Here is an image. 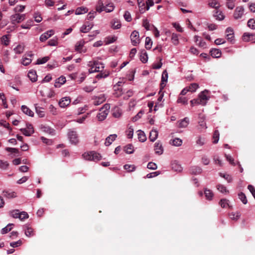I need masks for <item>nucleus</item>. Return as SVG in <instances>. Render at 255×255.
Instances as JSON below:
<instances>
[{"mask_svg":"<svg viewBox=\"0 0 255 255\" xmlns=\"http://www.w3.org/2000/svg\"><path fill=\"white\" fill-rule=\"evenodd\" d=\"M29 217V215L27 212L24 211L20 212L19 216L18 217V219H19L21 221H23L25 219H28Z\"/></svg>","mask_w":255,"mask_h":255,"instance_id":"nucleus-53","label":"nucleus"},{"mask_svg":"<svg viewBox=\"0 0 255 255\" xmlns=\"http://www.w3.org/2000/svg\"><path fill=\"white\" fill-rule=\"evenodd\" d=\"M179 127L181 128H186L189 123V120L188 118L186 117L183 119L179 121Z\"/></svg>","mask_w":255,"mask_h":255,"instance_id":"nucleus-29","label":"nucleus"},{"mask_svg":"<svg viewBox=\"0 0 255 255\" xmlns=\"http://www.w3.org/2000/svg\"><path fill=\"white\" fill-rule=\"evenodd\" d=\"M24 49V46L21 44L17 45L14 49L13 50L16 54L22 53Z\"/></svg>","mask_w":255,"mask_h":255,"instance_id":"nucleus-42","label":"nucleus"},{"mask_svg":"<svg viewBox=\"0 0 255 255\" xmlns=\"http://www.w3.org/2000/svg\"><path fill=\"white\" fill-rule=\"evenodd\" d=\"M124 17L125 19L128 22H130L132 20L131 14L130 12L128 11H125L124 14Z\"/></svg>","mask_w":255,"mask_h":255,"instance_id":"nucleus-60","label":"nucleus"},{"mask_svg":"<svg viewBox=\"0 0 255 255\" xmlns=\"http://www.w3.org/2000/svg\"><path fill=\"white\" fill-rule=\"evenodd\" d=\"M84 44V41H80L77 43L75 46V50L79 52H85V50H83V47Z\"/></svg>","mask_w":255,"mask_h":255,"instance_id":"nucleus-33","label":"nucleus"},{"mask_svg":"<svg viewBox=\"0 0 255 255\" xmlns=\"http://www.w3.org/2000/svg\"><path fill=\"white\" fill-rule=\"evenodd\" d=\"M154 4V2L153 0H147L146 1V9H142L141 8L140 9V12L143 13L145 11L148 10L150 7L153 6Z\"/></svg>","mask_w":255,"mask_h":255,"instance_id":"nucleus-39","label":"nucleus"},{"mask_svg":"<svg viewBox=\"0 0 255 255\" xmlns=\"http://www.w3.org/2000/svg\"><path fill=\"white\" fill-rule=\"evenodd\" d=\"M241 215L240 214V213L239 212H236V213H231V214H230L229 215V216H230V218L232 219V220H238L239 217H240Z\"/></svg>","mask_w":255,"mask_h":255,"instance_id":"nucleus-63","label":"nucleus"},{"mask_svg":"<svg viewBox=\"0 0 255 255\" xmlns=\"http://www.w3.org/2000/svg\"><path fill=\"white\" fill-rule=\"evenodd\" d=\"M152 44V41L149 37H146L145 38V46L147 49H150Z\"/></svg>","mask_w":255,"mask_h":255,"instance_id":"nucleus-50","label":"nucleus"},{"mask_svg":"<svg viewBox=\"0 0 255 255\" xmlns=\"http://www.w3.org/2000/svg\"><path fill=\"white\" fill-rule=\"evenodd\" d=\"M13 226V224H8L6 227H5L4 228H2L1 230V233L2 234H6L7 232H9L11 229H12V226Z\"/></svg>","mask_w":255,"mask_h":255,"instance_id":"nucleus-48","label":"nucleus"},{"mask_svg":"<svg viewBox=\"0 0 255 255\" xmlns=\"http://www.w3.org/2000/svg\"><path fill=\"white\" fill-rule=\"evenodd\" d=\"M106 98L104 94H101L98 96L95 97L94 99V104L98 106L105 101Z\"/></svg>","mask_w":255,"mask_h":255,"instance_id":"nucleus-16","label":"nucleus"},{"mask_svg":"<svg viewBox=\"0 0 255 255\" xmlns=\"http://www.w3.org/2000/svg\"><path fill=\"white\" fill-rule=\"evenodd\" d=\"M22 112L29 117H33L34 116V113L28 107L25 105H22L21 107Z\"/></svg>","mask_w":255,"mask_h":255,"instance_id":"nucleus-21","label":"nucleus"},{"mask_svg":"<svg viewBox=\"0 0 255 255\" xmlns=\"http://www.w3.org/2000/svg\"><path fill=\"white\" fill-rule=\"evenodd\" d=\"M88 11V8L85 6H80L77 7L75 10L76 15H80L87 13Z\"/></svg>","mask_w":255,"mask_h":255,"instance_id":"nucleus-25","label":"nucleus"},{"mask_svg":"<svg viewBox=\"0 0 255 255\" xmlns=\"http://www.w3.org/2000/svg\"><path fill=\"white\" fill-rule=\"evenodd\" d=\"M219 135H220V134H219V132L218 130H215L214 131V133L213 134V139H214V141H213V143H217L218 141H219Z\"/></svg>","mask_w":255,"mask_h":255,"instance_id":"nucleus-62","label":"nucleus"},{"mask_svg":"<svg viewBox=\"0 0 255 255\" xmlns=\"http://www.w3.org/2000/svg\"><path fill=\"white\" fill-rule=\"evenodd\" d=\"M29 79L32 82H35L37 80V76L36 74V72L34 70H30L28 73L27 75Z\"/></svg>","mask_w":255,"mask_h":255,"instance_id":"nucleus-27","label":"nucleus"},{"mask_svg":"<svg viewBox=\"0 0 255 255\" xmlns=\"http://www.w3.org/2000/svg\"><path fill=\"white\" fill-rule=\"evenodd\" d=\"M54 30L51 29L44 33L42 34L40 37L39 40L41 42L45 41L47 39H48L49 37L54 34Z\"/></svg>","mask_w":255,"mask_h":255,"instance_id":"nucleus-13","label":"nucleus"},{"mask_svg":"<svg viewBox=\"0 0 255 255\" xmlns=\"http://www.w3.org/2000/svg\"><path fill=\"white\" fill-rule=\"evenodd\" d=\"M158 135V131L155 129H153L149 133V138L151 141L153 142L157 138Z\"/></svg>","mask_w":255,"mask_h":255,"instance_id":"nucleus-22","label":"nucleus"},{"mask_svg":"<svg viewBox=\"0 0 255 255\" xmlns=\"http://www.w3.org/2000/svg\"><path fill=\"white\" fill-rule=\"evenodd\" d=\"M20 130L24 135L27 136H30L34 131L32 126L30 124H27L26 128H21Z\"/></svg>","mask_w":255,"mask_h":255,"instance_id":"nucleus-8","label":"nucleus"},{"mask_svg":"<svg viewBox=\"0 0 255 255\" xmlns=\"http://www.w3.org/2000/svg\"><path fill=\"white\" fill-rule=\"evenodd\" d=\"M189 91L192 93L195 92L196 90L199 88V85L197 83H193L191 84L187 87Z\"/></svg>","mask_w":255,"mask_h":255,"instance_id":"nucleus-44","label":"nucleus"},{"mask_svg":"<svg viewBox=\"0 0 255 255\" xmlns=\"http://www.w3.org/2000/svg\"><path fill=\"white\" fill-rule=\"evenodd\" d=\"M124 169L128 172H132L135 170V166L134 165L126 164L124 165Z\"/></svg>","mask_w":255,"mask_h":255,"instance_id":"nucleus-55","label":"nucleus"},{"mask_svg":"<svg viewBox=\"0 0 255 255\" xmlns=\"http://www.w3.org/2000/svg\"><path fill=\"white\" fill-rule=\"evenodd\" d=\"M71 103V99L69 97H65L60 99L59 102V105L61 108H64L67 107Z\"/></svg>","mask_w":255,"mask_h":255,"instance_id":"nucleus-14","label":"nucleus"},{"mask_svg":"<svg viewBox=\"0 0 255 255\" xmlns=\"http://www.w3.org/2000/svg\"><path fill=\"white\" fill-rule=\"evenodd\" d=\"M117 135L116 134H111L108 136L105 142V145L107 146H109L116 139Z\"/></svg>","mask_w":255,"mask_h":255,"instance_id":"nucleus-20","label":"nucleus"},{"mask_svg":"<svg viewBox=\"0 0 255 255\" xmlns=\"http://www.w3.org/2000/svg\"><path fill=\"white\" fill-rule=\"evenodd\" d=\"M87 66L89 68L88 69V73L89 74L99 72L104 68V64L98 61H89L87 64Z\"/></svg>","mask_w":255,"mask_h":255,"instance_id":"nucleus-1","label":"nucleus"},{"mask_svg":"<svg viewBox=\"0 0 255 255\" xmlns=\"http://www.w3.org/2000/svg\"><path fill=\"white\" fill-rule=\"evenodd\" d=\"M82 157L84 160L95 162L102 159V156L100 154L95 151H86L82 154Z\"/></svg>","mask_w":255,"mask_h":255,"instance_id":"nucleus-2","label":"nucleus"},{"mask_svg":"<svg viewBox=\"0 0 255 255\" xmlns=\"http://www.w3.org/2000/svg\"><path fill=\"white\" fill-rule=\"evenodd\" d=\"M130 40L133 46H137L140 42L139 35L138 31L134 30L130 34Z\"/></svg>","mask_w":255,"mask_h":255,"instance_id":"nucleus-7","label":"nucleus"},{"mask_svg":"<svg viewBox=\"0 0 255 255\" xmlns=\"http://www.w3.org/2000/svg\"><path fill=\"white\" fill-rule=\"evenodd\" d=\"M1 41L2 44L4 45L5 46H7L9 43V39L8 36L6 35H3L1 38Z\"/></svg>","mask_w":255,"mask_h":255,"instance_id":"nucleus-57","label":"nucleus"},{"mask_svg":"<svg viewBox=\"0 0 255 255\" xmlns=\"http://www.w3.org/2000/svg\"><path fill=\"white\" fill-rule=\"evenodd\" d=\"M9 166V163L7 161L0 159V169L6 170Z\"/></svg>","mask_w":255,"mask_h":255,"instance_id":"nucleus-47","label":"nucleus"},{"mask_svg":"<svg viewBox=\"0 0 255 255\" xmlns=\"http://www.w3.org/2000/svg\"><path fill=\"white\" fill-rule=\"evenodd\" d=\"M125 151L128 154H131L134 152L133 146L129 144L125 147Z\"/></svg>","mask_w":255,"mask_h":255,"instance_id":"nucleus-49","label":"nucleus"},{"mask_svg":"<svg viewBox=\"0 0 255 255\" xmlns=\"http://www.w3.org/2000/svg\"><path fill=\"white\" fill-rule=\"evenodd\" d=\"M168 73L166 70L163 71L162 74V77H161V84H164V83H166L168 80Z\"/></svg>","mask_w":255,"mask_h":255,"instance_id":"nucleus-51","label":"nucleus"},{"mask_svg":"<svg viewBox=\"0 0 255 255\" xmlns=\"http://www.w3.org/2000/svg\"><path fill=\"white\" fill-rule=\"evenodd\" d=\"M115 9V6L114 4L112 2H110L105 6V9L104 11H105L106 12H111L113 11Z\"/></svg>","mask_w":255,"mask_h":255,"instance_id":"nucleus-40","label":"nucleus"},{"mask_svg":"<svg viewBox=\"0 0 255 255\" xmlns=\"http://www.w3.org/2000/svg\"><path fill=\"white\" fill-rule=\"evenodd\" d=\"M172 168L176 171L180 172L182 170V167L181 165L176 162H174L172 164Z\"/></svg>","mask_w":255,"mask_h":255,"instance_id":"nucleus-54","label":"nucleus"},{"mask_svg":"<svg viewBox=\"0 0 255 255\" xmlns=\"http://www.w3.org/2000/svg\"><path fill=\"white\" fill-rule=\"evenodd\" d=\"M226 36L227 39L232 42L234 38V32L233 29L231 27H228L226 30Z\"/></svg>","mask_w":255,"mask_h":255,"instance_id":"nucleus-17","label":"nucleus"},{"mask_svg":"<svg viewBox=\"0 0 255 255\" xmlns=\"http://www.w3.org/2000/svg\"><path fill=\"white\" fill-rule=\"evenodd\" d=\"M19 214L20 212L18 210H13L9 212V215L10 216L15 219L18 218Z\"/></svg>","mask_w":255,"mask_h":255,"instance_id":"nucleus-52","label":"nucleus"},{"mask_svg":"<svg viewBox=\"0 0 255 255\" xmlns=\"http://www.w3.org/2000/svg\"><path fill=\"white\" fill-rule=\"evenodd\" d=\"M105 6L102 0H99L96 5V10L97 12L101 13L104 10Z\"/></svg>","mask_w":255,"mask_h":255,"instance_id":"nucleus-23","label":"nucleus"},{"mask_svg":"<svg viewBox=\"0 0 255 255\" xmlns=\"http://www.w3.org/2000/svg\"><path fill=\"white\" fill-rule=\"evenodd\" d=\"M137 132L139 140L142 142H144L146 140V137L144 132L141 130H138Z\"/></svg>","mask_w":255,"mask_h":255,"instance_id":"nucleus-36","label":"nucleus"},{"mask_svg":"<svg viewBox=\"0 0 255 255\" xmlns=\"http://www.w3.org/2000/svg\"><path fill=\"white\" fill-rule=\"evenodd\" d=\"M183 141L179 138H175L170 140V143L173 146H180L182 145Z\"/></svg>","mask_w":255,"mask_h":255,"instance_id":"nucleus-32","label":"nucleus"},{"mask_svg":"<svg viewBox=\"0 0 255 255\" xmlns=\"http://www.w3.org/2000/svg\"><path fill=\"white\" fill-rule=\"evenodd\" d=\"M244 13V8L242 6H237L234 13V18L238 19L241 18Z\"/></svg>","mask_w":255,"mask_h":255,"instance_id":"nucleus-10","label":"nucleus"},{"mask_svg":"<svg viewBox=\"0 0 255 255\" xmlns=\"http://www.w3.org/2000/svg\"><path fill=\"white\" fill-rule=\"evenodd\" d=\"M94 24L93 23H88L83 25L81 28L80 31L83 33H87L90 31L93 27Z\"/></svg>","mask_w":255,"mask_h":255,"instance_id":"nucleus-24","label":"nucleus"},{"mask_svg":"<svg viewBox=\"0 0 255 255\" xmlns=\"http://www.w3.org/2000/svg\"><path fill=\"white\" fill-rule=\"evenodd\" d=\"M211 55L214 58H219L221 56L222 52L218 49L214 48L210 50Z\"/></svg>","mask_w":255,"mask_h":255,"instance_id":"nucleus-26","label":"nucleus"},{"mask_svg":"<svg viewBox=\"0 0 255 255\" xmlns=\"http://www.w3.org/2000/svg\"><path fill=\"white\" fill-rule=\"evenodd\" d=\"M23 230L24 231L25 236L27 237H31L34 235V230L29 226V225H24L23 226Z\"/></svg>","mask_w":255,"mask_h":255,"instance_id":"nucleus-9","label":"nucleus"},{"mask_svg":"<svg viewBox=\"0 0 255 255\" xmlns=\"http://www.w3.org/2000/svg\"><path fill=\"white\" fill-rule=\"evenodd\" d=\"M111 27L113 29H119L121 28L122 24L120 20L117 18L113 19L110 22Z\"/></svg>","mask_w":255,"mask_h":255,"instance_id":"nucleus-18","label":"nucleus"},{"mask_svg":"<svg viewBox=\"0 0 255 255\" xmlns=\"http://www.w3.org/2000/svg\"><path fill=\"white\" fill-rule=\"evenodd\" d=\"M159 94H160V95L157 99V101L155 103V105L154 107L153 110L154 112L157 111L159 109V108H162L163 107V102L164 101V100H163L164 94H163V93H161V94L159 93Z\"/></svg>","mask_w":255,"mask_h":255,"instance_id":"nucleus-12","label":"nucleus"},{"mask_svg":"<svg viewBox=\"0 0 255 255\" xmlns=\"http://www.w3.org/2000/svg\"><path fill=\"white\" fill-rule=\"evenodd\" d=\"M179 35L177 33H173L172 34L171 40L173 45H177L179 44Z\"/></svg>","mask_w":255,"mask_h":255,"instance_id":"nucleus-34","label":"nucleus"},{"mask_svg":"<svg viewBox=\"0 0 255 255\" xmlns=\"http://www.w3.org/2000/svg\"><path fill=\"white\" fill-rule=\"evenodd\" d=\"M100 72V73L97 74L96 76V78L98 79L106 78L110 75V72L108 70H104L103 71L102 70H101Z\"/></svg>","mask_w":255,"mask_h":255,"instance_id":"nucleus-28","label":"nucleus"},{"mask_svg":"<svg viewBox=\"0 0 255 255\" xmlns=\"http://www.w3.org/2000/svg\"><path fill=\"white\" fill-rule=\"evenodd\" d=\"M239 199L242 201L243 204H246L248 202L247 197L245 194L241 192L238 194Z\"/></svg>","mask_w":255,"mask_h":255,"instance_id":"nucleus-59","label":"nucleus"},{"mask_svg":"<svg viewBox=\"0 0 255 255\" xmlns=\"http://www.w3.org/2000/svg\"><path fill=\"white\" fill-rule=\"evenodd\" d=\"M66 81V78L63 76H61L56 80L54 86L56 88H59L63 85Z\"/></svg>","mask_w":255,"mask_h":255,"instance_id":"nucleus-19","label":"nucleus"},{"mask_svg":"<svg viewBox=\"0 0 255 255\" xmlns=\"http://www.w3.org/2000/svg\"><path fill=\"white\" fill-rule=\"evenodd\" d=\"M3 196L7 198H14L17 196V194L14 191H4Z\"/></svg>","mask_w":255,"mask_h":255,"instance_id":"nucleus-31","label":"nucleus"},{"mask_svg":"<svg viewBox=\"0 0 255 255\" xmlns=\"http://www.w3.org/2000/svg\"><path fill=\"white\" fill-rule=\"evenodd\" d=\"M243 40L246 42H255V34L245 33L243 36Z\"/></svg>","mask_w":255,"mask_h":255,"instance_id":"nucleus-15","label":"nucleus"},{"mask_svg":"<svg viewBox=\"0 0 255 255\" xmlns=\"http://www.w3.org/2000/svg\"><path fill=\"white\" fill-rule=\"evenodd\" d=\"M36 113L40 118L44 117L45 116V113L43 111V108L39 107L37 106V104H34Z\"/></svg>","mask_w":255,"mask_h":255,"instance_id":"nucleus-30","label":"nucleus"},{"mask_svg":"<svg viewBox=\"0 0 255 255\" xmlns=\"http://www.w3.org/2000/svg\"><path fill=\"white\" fill-rule=\"evenodd\" d=\"M49 59V58L48 56H45V57H43L42 58H39L37 60L36 64H44L46 62H47Z\"/></svg>","mask_w":255,"mask_h":255,"instance_id":"nucleus-58","label":"nucleus"},{"mask_svg":"<svg viewBox=\"0 0 255 255\" xmlns=\"http://www.w3.org/2000/svg\"><path fill=\"white\" fill-rule=\"evenodd\" d=\"M204 194L206 199L208 200H212L214 194L211 190L205 189L204 190Z\"/></svg>","mask_w":255,"mask_h":255,"instance_id":"nucleus-37","label":"nucleus"},{"mask_svg":"<svg viewBox=\"0 0 255 255\" xmlns=\"http://www.w3.org/2000/svg\"><path fill=\"white\" fill-rule=\"evenodd\" d=\"M154 150L156 154L161 155L163 153L164 149L162 144L160 141H157L154 144Z\"/></svg>","mask_w":255,"mask_h":255,"instance_id":"nucleus-11","label":"nucleus"},{"mask_svg":"<svg viewBox=\"0 0 255 255\" xmlns=\"http://www.w3.org/2000/svg\"><path fill=\"white\" fill-rule=\"evenodd\" d=\"M208 5L210 7L214 8L216 9L220 6V3L217 0H211L209 1L208 2Z\"/></svg>","mask_w":255,"mask_h":255,"instance_id":"nucleus-35","label":"nucleus"},{"mask_svg":"<svg viewBox=\"0 0 255 255\" xmlns=\"http://www.w3.org/2000/svg\"><path fill=\"white\" fill-rule=\"evenodd\" d=\"M190 172L194 174H198L202 172V169L198 166H193L190 169Z\"/></svg>","mask_w":255,"mask_h":255,"instance_id":"nucleus-46","label":"nucleus"},{"mask_svg":"<svg viewBox=\"0 0 255 255\" xmlns=\"http://www.w3.org/2000/svg\"><path fill=\"white\" fill-rule=\"evenodd\" d=\"M248 26L252 29H255V20L254 19H250L248 21Z\"/></svg>","mask_w":255,"mask_h":255,"instance_id":"nucleus-64","label":"nucleus"},{"mask_svg":"<svg viewBox=\"0 0 255 255\" xmlns=\"http://www.w3.org/2000/svg\"><path fill=\"white\" fill-rule=\"evenodd\" d=\"M217 188L218 190L223 194H228L229 193V191L227 190V188L222 184H218L217 186Z\"/></svg>","mask_w":255,"mask_h":255,"instance_id":"nucleus-43","label":"nucleus"},{"mask_svg":"<svg viewBox=\"0 0 255 255\" xmlns=\"http://www.w3.org/2000/svg\"><path fill=\"white\" fill-rule=\"evenodd\" d=\"M110 109V105L108 104H105L103 107L100 109V112L97 116L99 121H103L107 118L109 113Z\"/></svg>","mask_w":255,"mask_h":255,"instance_id":"nucleus-3","label":"nucleus"},{"mask_svg":"<svg viewBox=\"0 0 255 255\" xmlns=\"http://www.w3.org/2000/svg\"><path fill=\"white\" fill-rule=\"evenodd\" d=\"M68 136L70 142L73 144H77L79 142L78 135L75 130H70L68 133Z\"/></svg>","mask_w":255,"mask_h":255,"instance_id":"nucleus-6","label":"nucleus"},{"mask_svg":"<svg viewBox=\"0 0 255 255\" xmlns=\"http://www.w3.org/2000/svg\"><path fill=\"white\" fill-rule=\"evenodd\" d=\"M25 18V14L15 13L10 17L11 23L13 24H16L23 21Z\"/></svg>","mask_w":255,"mask_h":255,"instance_id":"nucleus-5","label":"nucleus"},{"mask_svg":"<svg viewBox=\"0 0 255 255\" xmlns=\"http://www.w3.org/2000/svg\"><path fill=\"white\" fill-rule=\"evenodd\" d=\"M197 99L201 105L205 106L210 99L209 91L207 90L202 91L199 94Z\"/></svg>","mask_w":255,"mask_h":255,"instance_id":"nucleus-4","label":"nucleus"},{"mask_svg":"<svg viewBox=\"0 0 255 255\" xmlns=\"http://www.w3.org/2000/svg\"><path fill=\"white\" fill-rule=\"evenodd\" d=\"M214 17L219 20H223L225 16L221 11L216 10L214 14Z\"/></svg>","mask_w":255,"mask_h":255,"instance_id":"nucleus-38","label":"nucleus"},{"mask_svg":"<svg viewBox=\"0 0 255 255\" xmlns=\"http://www.w3.org/2000/svg\"><path fill=\"white\" fill-rule=\"evenodd\" d=\"M219 204L222 208H227L229 207V201L226 199H221Z\"/></svg>","mask_w":255,"mask_h":255,"instance_id":"nucleus-56","label":"nucleus"},{"mask_svg":"<svg viewBox=\"0 0 255 255\" xmlns=\"http://www.w3.org/2000/svg\"><path fill=\"white\" fill-rule=\"evenodd\" d=\"M140 59L142 63H146L148 61V56L147 53L146 52L141 53L140 56Z\"/></svg>","mask_w":255,"mask_h":255,"instance_id":"nucleus-61","label":"nucleus"},{"mask_svg":"<svg viewBox=\"0 0 255 255\" xmlns=\"http://www.w3.org/2000/svg\"><path fill=\"white\" fill-rule=\"evenodd\" d=\"M33 26V21L31 20H27L25 24L20 25V27L22 29H29Z\"/></svg>","mask_w":255,"mask_h":255,"instance_id":"nucleus-41","label":"nucleus"},{"mask_svg":"<svg viewBox=\"0 0 255 255\" xmlns=\"http://www.w3.org/2000/svg\"><path fill=\"white\" fill-rule=\"evenodd\" d=\"M25 6L23 5H17L14 8L13 11L15 12V13H19V12H22L24 11Z\"/></svg>","mask_w":255,"mask_h":255,"instance_id":"nucleus-45","label":"nucleus"}]
</instances>
